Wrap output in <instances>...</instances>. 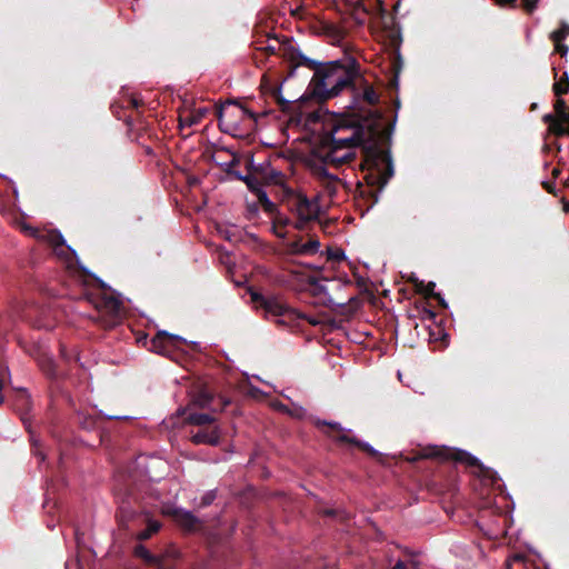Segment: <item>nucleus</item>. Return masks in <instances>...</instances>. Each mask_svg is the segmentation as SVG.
<instances>
[{"label": "nucleus", "mask_w": 569, "mask_h": 569, "mask_svg": "<svg viewBox=\"0 0 569 569\" xmlns=\"http://www.w3.org/2000/svg\"><path fill=\"white\" fill-rule=\"evenodd\" d=\"M391 132L381 128L379 120L365 123H337L333 130L323 138L327 149L326 161L335 168L349 163L355 159L353 148L360 147L363 153L362 169L368 186L382 190L393 177V162L389 148L382 143L390 141Z\"/></svg>", "instance_id": "f257e3e1"}, {"label": "nucleus", "mask_w": 569, "mask_h": 569, "mask_svg": "<svg viewBox=\"0 0 569 569\" xmlns=\"http://www.w3.org/2000/svg\"><path fill=\"white\" fill-rule=\"evenodd\" d=\"M282 44L283 56L293 69L303 66L315 71L306 94L318 102L337 97L343 89L356 90V82L363 81L359 72V64L355 60L348 66L340 61L318 63L295 48L289 39L286 38Z\"/></svg>", "instance_id": "f03ea898"}, {"label": "nucleus", "mask_w": 569, "mask_h": 569, "mask_svg": "<svg viewBox=\"0 0 569 569\" xmlns=\"http://www.w3.org/2000/svg\"><path fill=\"white\" fill-rule=\"evenodd\" d=\"M418 458L437 459L440 461H453L475 469V473L483 479L490 480L493 485L499 479L496 471L483 466L478 458L461 449L449 447L429 446L423 448Z\"/></svg>", "instance_id": "7ed1b4c3"}, {"label": "nucleus", "mask_w": 569, "mask_h": 569, "mask_svg": "<svg viewBox=\"0 0 569 569\" xmlns=\"http://www.w3.org/2000/svg\"><path fill=\"white\" fill-rule=\"evenodd\" d=\"M101 292L91 295L90 301L98 311L97 321L104 328L111 329L122 319V301L114 292L109 291L106 283L98 279Z\"/></svg>", "instance_id": "20e7f679"}, {"label": "nucleus", "mask_w": 569, "mask_h": 569, "mask_svg": "<svg viewBox=\"0 0 569 569\" xmlns=\"http://www.w3.org/2000/svg\"><path fill=\"white\" fill-rule=\"evenodd\" d=\"M251 299L266 311L267 317H274L278 326H291L299 319L307 320L312 326L319 323L317 320L290 308L276 297H264L261 293L251 292Z\"/></svg>", "instance_id": "39448f33"}, {"label": "nucleus", "mask_w": 569, "mask_h": 569, "mask_svg": "<svg viewBox=\"0 0 569 569\" xmlns=\"http://www.w3.org/2000/svg\"><path fill=\"white\" fill-rule=\"evenodd\" d=\"M286 202L289 211L296 217L295 229L302 231L309 222L318 220L320 207L317 198L311 200L301 192L290 190L287 192Z\"/></svg>", "instance_id": "423d86ee"}, {"label": "nucleus", "mask_w": 569, "mask_h": 569, "mask_svg": "<svg viewBox=\"0 0 569 569\" xmlns=\"http://www.w3.org/2000/svg\"><path fill=\"white\" fill-rule=\"evenodd\" d=\"M313 423L322 433L339 443L352 445L372 458H378L380 456V453L369 443L347 435L345 428H342L339 422H328L326 420L316 419Z\"/></svg>", "instance_id": "0eeeda50"}, {"label": "nucleus", "mask_w": 569, "mask_h": 569, "mask_svg": "<svg viewBox=\"0 0 569 569\" xmlns=\"http://www.w3.org/2000/svg\"><path fill=\"white\" fill-rule=\"evenodd\" d=\"M143 339L148 350L167 357H171V353L176 349H178L182 343H186L183 338L171 335L167 331H159L149 341L147 340V336H144Z\"/></svg>", "instance_id": "6e6552de"}, {"label": "nucleus", "mask_w": 569, "mask_h": 569, "mask_svg": "<svg viewBox=\"0 0 569 569\" xmlns=\"http://www.w3.org/2000/svg\"><path fill=\"white\" fill-rule=\"evenodd\" d=\"M229 403V399L214 395L208 387H201L192 395L189 406L216 412L222 411Z\"/></svg>", "instance_id": "1a4fd4ad"}, {"label": "nucleus", "mask_w": 569, "mask_h": 569, "mask_svg": "<svg viewBox=\"0 0 569 569\" xmlns=\"http://www.w3.org/2000/svg\"><path fill=\"white\" fill-rule=\"evenodd\" d=\"M230 106H234L237 107L238 111L242 114V116H247L248 118L257 121V114L242 107L239 102H237L236 100H228L226 103L223 104H219V106H216V109H214V114L219 121V127L221 129V131L223 132H230L231 129L234 128V124L232 122H229V121H226L224 120V117L227 116L228 113V108Z\"/></svg>", "instance_id": "9d476101"}, {"label": "nucleus", "mask_w": 569, "mask_h": 569, "mask_svg": "<svg viewBox=\"0 0 569 569\" xmlns=\"http://www.w3.org/2000/svg\"><path fill=\"white\" fill-rule=\"evenodd\" d=\"M326 160V153H321L319 159L310 160L308 167L315 177L327 182L328 189L332 188L335 190L339 179L328 171L327 166H330V163Z\"/></svg>", "instance_id": "9b49d317"}, {"label": "nucleus", "mask_w": 569, "mask_h": 569, "mask_svg": "<svg viewBox=\"0 0 569 569\" xmlns=\"http://www.w3.org/2000/svg\"><path fill=\"white\" fill-rule=\"evenodd\" d=\"M220 438L221 432L218 427H204L199 428L196 432H192L190 440L194 445L218 446Z\"/></svg>", "instance_id": "f8f14e48"}, {"label": "nucleus", "mask_w": 569, "mask_h": 569, "mask_svg": "<svg viewBox=\"0 0 569 569\" xmlns=\"http://www.w3.org/2000/svg\"><path fill=\"white\" fill-rule=\"evenodd\" d=\"M569 36V24L561 22L560 28L550 33V40L553 42L555 51L561 57H565L569 48L563 43V40Z\"/></svg>", "instance_id": "ddd939ff"}, {"label": "nucleus", "mask_w": 569, "mask_h": 569, "mask_svg": "<svg viewBox=\"0 0 569 569\" xmlns=\"http://www.w3.org/2000/svg\"><path fill=\"white\" fill-rule=\"evenodd\" d=\"M174 521L186 530H194L199 523V520L190 511H186L180 508H173L169 512Z\"/></svg>", "instance_id": "4468645a"}, {"label": "nucleus", "mask_w": 569, "mask_h": 569, "mask_svg": "<svg viewBox=\"0 0 569 569\" xmlns=\"http://www.w3.org/2000/svg\"><path fill=\"white\" fill-rule=\"evenodd\" d=\"M557 98L558 99L553 103L555 113H546L545 116H550L551 118H553V120L560 122L561 126H568L569 108L567 106V102L561 97Z\"/></svg>", "instance_id": "2eb2a0df"}, {"label": "nucleus", "mask_w": 569, "mask_h": 569, "mask_svg": "<svg viewBox=\"0 0 569 569\" xmlns=\"http://www.w3.org/2000/svg\"><path fill=\"white\" fill-rule=\"evenodd\" d=\"M186 421L190 425L198 426L199 428L214 427L216 418L210 413L203 412H189Z\"/></svg>", "instance_id": "dca6fc26"}, {"label": "nucleus", "mask_w": 569, "mask_h": 569, "mask_svg": "<svg viewBox=\"0 0 569 569\" xmlns=\"http://www.w3.org/2000/svg\"><path fill=\"white\" fill-rule=\"evenodd\" d=\"M542 121L548 124L547 134L555 136L556 138L569 137V124L561 126L560 122H557L550 116H543Z\"/></svg>", "instance_id": "f3484780"}, {"label": "nucleus", "mask_w": 569, "mask_h": 569, "mask_svg": "<svg viewBox=\"0 0 569 569\" xmlns=\"http://www.w3.org/2000/svg\"><path fill=\"white\" fill-rule=\"evenodd\" d=\"M293 222L290 218L278 213L273 219L272 231L278 238L284 239L287 236L284 229L288 226L293 227Z\"/></svg>", "instance_id": "a211bd4d"}, {"label": "nucleus", "mask_w": 569, "mask_h": 569, "mask_svg": "<svg viewBox=\"0 0 569 569\" xmlns=\"http://www.w3.org/2000/svg\"><path fill=\"white\" fill-rule=\"evenodd\" d=\"M101 419L89 413L80 412L78 413V423L83 430L92 431L99 430Z\"/></svg>", "instance_id": "6ab92c4d"}, {"label": "nucleus", "mask_w": 569, "mask_h": 569, "mask_svg": "<svg viewBox=\"0 0 569 569\" xmlns=\"http://www.w3.org/2000/svg\"><path fill=\"white\" fill-rule=\"evenodd\" d=\"M271 97L274 99L276 103L279 106L282 112H289L292 108V102L284 99L281 94V87H274L271 90Z\"/></svg>", "instance_id": "aec40b11"}, {"label": "nucleus", "mask_w": 569, "mask_h": 569, "mask_svg": "<svg viewBox=\"0 0 569 569\" xmlns=\"http://www.w3.org/2000/svg\"><path fill=\"white\" fill-rule=\"evenodd\" d=\"M134 556L141 558L149 566L159 562V557L152 555L143 545H138L134 548Z\"/></svg>", "instance_id": "412c9836"}, {"label": "nucleus", "mask_w": 569, "mask_h": 569, "mask_svg": "<svg viewBox=\"0 0 569 569\" xmlns=\"http://www.w3.org/2000/svg\"><path fill=\"white\" fill-rule=\"evenodd\" d=\"M206 113H207V109L200 108V109L193 111L191 114L187 116L186 118H180V124L192 127V126L199 123L203 119Z\"/></svg>", "instance_id": "4be33fe9"}, {"label": "nucleus", "mask_w": 569, "mask_h": 569, "mask_svg": "<svg viewBox=\"0 0 569 569\" xmlns=\"http://www.w3.org/2000/svg\"><path fill=\"white\" fill-rule=\"evenodd\" d=\"M256 197L264 212L274 213L277 211V206L269 199L263 188L261 190H258Z\"/></svg>", "instance_id": "5701e85b"}, {"label": "nucleus", "mask_w": 569, "mask_h": 569, "mask_svg": "<svg viewBox=\"0 0 569 569\" xmlns=\"http://www.w3.org/2000/svg\"><path fill=\"white\" fill-rule=\"evenodd\" d=\"M552 91L556 97H562L569 92V77L567 72H565L561 78L553 83Z\"/></svg>", "instance_id": "b1692460"}, {"label": "nucleus", "mask_w": 569, "mask_h": 569, "mask_svg": "<svg viewBox=\"0 0 569 569\" xmlns=\"http://www.w3.org/2000/svg\"><path fill=\"white\" fill-rule=\"evenodd\" d=\"M160 527H161V525L159 521L150 520L147 525V528L141 530L137 535L138 540H140V541L148 540L153 533L159 531Z\"/></svg>", "instance_id": "393cba45"}, {"label": "nucleus", "mask_w": 569, "mask_h": 569, "mask_svg": "<svg viewBox=\"0 0 569 569\" xmlns=\"http://www.w3.org/2000/svg\"><path fill=\"white\" fill-rule=\"evenodd\" d=\"M220 152H229L231 154L232 159L229 162L222 163L221 166H223V170L226 173L233 176V172H238L237 170H234V168L240 163L239 156L227 148H222Z\"/></svg>", "instance_id": "a878e982"}, {"label": "nucleus", "mask_w": 569, "mask_h": 569, "mask_svg": "<svg viewBox=\"0 0 569 569\" xmlns=\"http://www.w3.org/2000/svg\"><path fill=\"white\" fill-rule=\"evenodd\" d=\"M416 290L419 293H422L426 298H433L435 295L438 292H435L436 283L430 281L428 284H425L423 281L415 280Z\"/></svg>", "instance_id": "bb28decb"}, {"label": "nucleus", "mask_w": 569, "mask_h": 569, "mask_svg": "<svg viewBox=\"0 0 569 569\" xmlns=\"http://www.w3.org/2000/svg\"><path fill=\"white\" fill-rule=\"evenodd\" d=\"M273 38L280 43L279 48H276L274 46H271V44H267L262 48H259V50H261L262 52H264L268 56L277 54L278 50H281L282 58L284 60H287L283 56V44H282V42L286 40V37L283 36L282 38H279V37H273ZM287 39H288V37H287ZM289 40L292 42L291 38H289Z\"/></svg>", "instance_id": "cd10ccee"}, {"label": "nucleus", "mask_w": 569, "mask_h": 569, "mask_svg": "<svg viewBox=\"0 0 569 569\" xmlns=\"http://www.w3.org/2000/svg\"><path fill=\"white\" fill-rule=\"evenodd\" d=\"M47 240L56 251L64 244L63 236L57 230L48 232Z\"/></svg>", "instance_id": "c85d7f7f"}, {"label": "nucleus", "mask_w": 569, "mask_h": 569, "mask_svg": "<svg viewBox=\"0 0 569 569\" xmlns=\"http://www.w3.org/2000/svg\"><path fill=\"white\" fill-rule=\"evenodd\" d=\"M302 238L298 237L296 240L286 243V252L288 254L303 256L302 254Z\"/></svg>", "instance_id": "c756f323"}, {"label": "nucleus", "mask_w": 569, "mask_h": 569, "mask_svg": "<svg viewBox=\"0 0 569 569\" xmlns=\"http://www.w3.org/2000/svg\"><path fill=\"white\" fill-rule=\"evenodd\" d=\"M320 242L317 238H311L308 242L302 243V254L311 256L318 252Z\"/></svg>", "instance_id": "7c9ffc66"}, {"label": "nucleus", "mask_w": 569, "mask_h": 569, "mask_svg": "<svg viewBox=\"0 0 569 569\" xmlns=\"http://www.w3.org/2000/svg\"><path fill=\"white\" fill-rule=\"evenodd\" d=\"M41 370L49 378L53 379L58 377L56 363L51 359H46L41 362Z\"/></svg>", "instance_id": "2f4dec72"}, {"label": "nucleus", "mask_w": 569, "mask_h": 569, "mask_svg": "<svg viewBox=\"0 0 569 569\" xmlns=\"http://www.w3.org/2000/svg\"><path fill=\"white\" fill-rule=\"evenodd\" d=\"M362 98L370 106H375L379 101V98H378L375 89L369 84H366V87L363 89Z\"/></svg>", "instance_id": "473e14b6"}, {"label": "nucleus", "mask_w": 569, "mask_h": 569, "mask_svg": "<svg viewBox=\"0 0 569 569\" xmlns=\"http://www.w3.org/2000/svg\"><path fill=\"white\" fill-rule=\"evenodd\" d=\"M10 381V372L2 356H0V390Z\"/></svg>", "instance_id": "72a5a7b5"}, {"label": "nucleus", "mask_w": 569, "mask_h": 569, "mask_svg": "<svg viewBox=\"0 0 569 569\" xmlns=\"http://www.w3.org/2000/svg\"><path fill=\"white\" fill-rule=\"evenodd\" d=\"M17 402L18 406L23 410L30 408V398L24 389L17 390Z\"/></svg>", "instance_id": "f704fd0d"}, {"label": "nucleus", "mask_w": 569, "mask_h": 569, "mask_svg": "<svg viewBox=\"0 0 569 569\" xmlns=\"http://www.w3.org/2000/svg\"><path fill=\"white\" fill-rule=\"evenodd\" d=\"M123 108L132 109L138 113L139 108L143 104L142 100L137 97H128L123 100Z\"/></svg>", "instance_id": "c9c22d12"}, {"label": "nucleus", "mask_w": 569, "mask_h": 569, "mask_svg": "<svg viewBox=\"0 0 569 569\" xmlns=\"http://www.w3.org/2000/svg\"><path fill=\"white\" fill-rule=\"evenodd\" d=\"M327 258L328 260H332V261H342L346 259V256H345V251L340 248H336V249H328L327 250Z\"/></svg>", "instance_id": "e433bc0d"}, {"label": "nucleus", "mask_w": 569, "mask_h": 569, "mask_svg": "<svg viewBox=\"0 0 569 569\" xmlns=\"http://www.w3.org/2000/svg\"><path fill=\"white\" fill-rule=\"evenodd\" d=\"M233 177L237 179V180H240L242 182L246 183V186H249V183L251 182H254L256 183V177H253L252 174H246L243 176L240 171L239 172H233Z\"/></svg>", "instance_id": "4c0bfd02"}, {"label": "nucleus", "mask_w": 569, "mask_h": 569, "mask_svg": "<svg viewBox=\"0 0 569 569\" xmlns=\"http://www.w3.org/2000/svg\"><path fill=\"white\" fill-rule=\"evenodd\" d=\"M418 563L411 560L409 563L398 560L392 569H417Z\"/></svg>", "instance_id": "58836bf2"}, {"label": "nucleus", "mask_w": 569, "mask_h": 569, "mask_svg": "<svg viewBox=\"0 0 569 569\" xmlns=\"http://www.w3.org/2000/svg\"><path fill=\"white\" fill-rule=\"evenodd\" d=\"M538 0H522V6L528 13H531L537 8Z\"/></svg>", "instance_id": "ea45409f"}, {"label": "nucleus", "mask_w": 569, "mask_h": 569, "mask_svg": "<svg viewBox=\"0 0 569 569\" xmlns=\"http://www.w3.org/2000/svg\"><path fill=\"white\" fill-rule=\"evenodd\" d=\"M214 493L212 491L206 493L202 499H201V506L202 507H207L209 505L212 503V501L214 500Z\"/></svg>", "instance_id": "a19ab883"}, {"label": "nucleus", "mask_w": 569, "mask_h": 569, "mask_svg": "<svg viewBox=\"0 0 569 569\" xmlns=\"http://www.w3.org/2000/svg\"><path fill=\"white\" fill-rule=\"evenodd\" d=\"M248 189L253 193L256 194L258 192V190H261L262 189V183L260 182V180L258 178H256V183L254 182H251L249 183V186H247Z\"/></svg>", "instance_id": "79ce46f5"}, {"label": "nucleus", "mask_w": 569, "mask_h": 569, "mask_svg": "<svg viewBox=\"0 0 569 569\" xmlns=\"http://www.w3.org/2000/svg\"><path fill=\"white\" fill-rule=\"evenodd\" d=\"M151 566L154 567L156 569H173V566L166 563V561L161 557H159L158 563Z\"/></svg>", "instance_id": "37998d69"}, {"label": "nucleus", "mask_w": 569, "mask_h": 569, "mask_svg": "<svg viewBox=\"0 0 569 569\" xmlns=\"http://www.w3.org/2000/svg\"><path fill=\"white\" fill-rule=\"evenodd\" d=\"M499 6L517 7V0H495Z\"/></svg>", "instance_id": "c03bdc74"}, {"label": "nucleus", "mask_w": 569, "mask_h": 569, "mask_svg": "<svg viewBox=\"0 0 569 569\" xmlns=\"http://www.w3.org/2000/svg\"><path fill=\"white\" fill-rule=\"evenodd\" d=\"M112 112L113 114L118 118V119H121L122 117L120 116L121 114V111H119L120 109H124L123 108V103L121 106H118V104H113L112 107Z\"/></svg>", "instance_id": "a18cd8bd"}, {"label": "nucleus", "mask_w": 569, "mask_h": 569, "mask_svg": "<svg viewBox=\"0 0 569 569\" xmlns=\"http://www.w3.org/2000/svg\"><path fill=\"white\" fill-rule=\"evenodd\" d=\"M423 315H425L423 316L425 319L432 320L436 318V312L430 309H427V308L423 309Z\"/></svg>", "instance_id": "49530a36"}, {"label": "nucleus", "mask_w": 569, "mask_h": 569, "mask_svg": "<svg viewBox=\"0 0 569 569\" xmlns=\"http://www.w3.org/2000/svg\"><path fill=\"white\" fill-rule=\"evenodd\" d=\"M432 299H436L438 301V303L442 307V308H447L448 305L446 302V300L441 297L440 293H437L435 295V297Z\"/></svg>", "instance_id": "de8ad7c7"}, {"label": "nucleus", "mask_w": 569, "mask_h": 569, "mask_svg": "<svg viewBox=\"0 0 569 569\" xmlns=\"http://www.w3.org/2000/svg\"><path fill=\"white\" fill-rule=\"evenodd\" d=\"M543 188L549 192V193H555V186L552 182H543L542 183Z\"/></svg>", "instance_id": "09e8293b"}, {"label": "nucleus", "mask_w": 569, "mask_h": 569, "mask_svg": "<svg viewBox=\"0 0 569 569\" xmlns=\"http://www.w3.org/2000/svg\"><path fill=\"white\" fill-rule=\"evenodd\" d=\"M393 68H395L396 72H398L399 69L401 68V57L399 54L396 58V61L393 63Z\"/></svg>", "instance_id": "8fccbe9b"}, {"label": "nucleus", "mask_w": 569, "mask_h": 569, "mask_svg": "<svg viewBox=\"0 0 569 569\" xmlns=\"http://www.w3.org/2000/svg\"><path fill=\"white\" fill-rule=\"evenodd\" d=\"M123 120L128 124V127H133V117L131 114L126 117Z\"/></svg>", "instance_id": "3c124183"}, {"label": "nucleus", "mask_w": 569, "mask_h": 569, "mask_svg": "<svg viewBox=\"0 0 569 569\" xmlns=\"http://www.w3.org/2000/svg\"><path fill=\"white\" fill-rule=\"evenodd\" d=\"M308 283L312 287H317L318 286V279L316 277H309L308 278Z\"/></svg>", "instance_id": "603ef678"}, {"label": "nucleus", "mask_w": 569, "mask_h": 569, "mask_svg": "<svg viewBox=\"0 0 569 569\" xmlns=\"http://www.w3.org/2000/svg\"><path fill=\"white\" fill-rule=\"evenodd\" d=\"M247 169H248L249 172H251L252 170H256L253 161H252V158L248 160Z\"/></svg>", "instance_id": "864d4df0"}, {"label": "nucleus", "mask_w": 569, "mask_h": 569, "mask_svg": "<svg viewBox=\"0 0 569 569\" xmlns=\"http://www.w3.org/2000/svg\"><path fill=\"white\" fill-rule=\"evenodd\" d=\"M323 513H325L326 516H330V517H331V516H335V515H336V511H335L333 509H327V510H325V511H323Z\"/></svg>", "instance_id": "5fc2aeb1"}, {"label": "nucleus", "mask_w": 569, "mask_h": 569, "mask_svg": "<svg viewBox=\"0 0 569 569\" xmlns=\"http://www.w3.org/2000/svg\"><path fill=\"white\" fill-rule=\"evenodd\" d=\"M34 455L40 457V461L44 460V455L41 451H39L38 449L34 451Z\"/></svg>", "instance_id": "6e6d98bb"}, {"label": "nucleus", "mask_w": 569, "mask_h": 569, "mask_svg": "<svg viewBox=\"0 0 569 569\" xmlns=\"http://www.w3.org/2000/svg\"><path fill=\"white\" fill-rule=\"evenodd\" d=\"M560 173H561V170H560L559 168H555V169L552 170V176H553L555 178H557Z\"/></svg>", "instance_id": "4d7b16f0"}, {"label": "nucleus", "mask_w": 569, "mask_h": 569, "mask_svg": "<svg viewBox=\"0 0 569 569\" xmlns=\"http://www.w3.org/2000/svg\"><path fill=\"white\" fill-rule=\"evenodd\" d=\"M555 148H556L557 152L561 151V144L560 143L556 142L555 143Z\"/></svg>", "instance_id": "13d9d810"}, {"label": "nucleus", "mask_w": 569, "mask_h": 569, "mask_svg": "<svg viewBox=\"0 0 569 569\" xmlns=\"http://www.w3.org/2000/svg\"><path fill=\"white\" fill-rule=\"evenodd\" d=\"M372 197L375 198L373 199V203L378 202V194L377 193H373Z\"/></svg>", "instance_id": "bf43d9fd"}, {"label": "nucleus", "mask_w": 569, "mask_h": 569, "mask_svg": "<svg viewBox=\"0 0 569 569\" xmlns=\"http://www.w3.org/2000/svg\"><path fill=\"white\" fill-rule=\"evenodd\" d=\"M2 321H3V318H2V316L0 315V332L2 331Z\"/></svg>", "instance_id": "052dcab7"}, {"label": "nucleus", "mask_w": 569, "mask_h": 569, "mask_svg": "<svg viewBox=\"0 0 569 569\" xmlns=\"http://www.w3.org/2000/svg\"><path fill=\"white\" fill-rule=\"evenodd\" d=\"M530 109H531V110L537 109V103H532Z\"/></svg>", "instance_id": "680f3d73"}, {"label": "nucleus", "mask_w": 569, "mask_h": 569, "mask_svg": "<svg viewBox=\"0 0 569 569\" xmlns=\"http://www.w3.org/2000/svg\"><path fill=\"white\" fill-rule=\"evenodd\" d=\"M543 149H545V150H549V146H548V144H545Z\"/></svg>", "instance_id": "e2e57ef3"}, {"label": "nucleus", "mask_w": 569, "mask_h": 569, "mask_svg": "<svg viewBox=\"0 0 569 569\" xmlns=\"http://www.w3.org/2000/svg\"><path fill=\"white\" fill-rule=\"evenodd\" d=\"M566 210L569 211V203L566 206Z\"/></svg>", "instance_id": "0e129e2a"}]
</instances>
